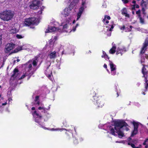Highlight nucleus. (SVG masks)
Here are the masks:
<instances>
[{"instance_id": "obj_32", "label": "nucleus", "mask_w": 148, "mask_h": 148, "mask_svg": "<svg viewBox=\"0 0 148 148\" xmlns=\"http://www.w3.org/2000/svg\"><path fill=\"white\" fill-rule=\"evenodd\" d=\"M142 72L144 75L143 77H145V75L147 74V71H146V69L145 68L144 66L143 68L142 69Z\"/></svg>"}, {"instance_id": "obj_62", "label": "nucleus", "mask_w": 148, "mask_h": 148, "mask_svg": "<svg viewBox=\"0 0 148 148\" xmlns=\"http://www.w3.org/2000/svg\"><path fill=\"white\" fill-rule=\"evenodd\" d=\"M117 97H118V96H119V95H118V92H117Z\"/></svg>"}, {"instance_id": "obj_48", "label": "nucleus", "mask_w": 148, "mask_h": 148, "mask_svg": "<svg viewBox=\"0 0 148 148\" xmlns=\"http://www.w3.org/2000/svg\"><path fill=\"white\" fill-rule=\"evenodd\" d=\"M2 36L0 35V45L2 44Z\"/></svg>"}, {"instance_id": "obj_46", "label": "nucleus", "mask_w": 148, "mask_h": 148, "mask_svg": "<svg viewBox=\"0 0 148 148\" xmlns=\"http://www.w3.org/2000/svg\"><path fill=\"white\" fill-rule=\"evenodd\" d=\"M78 26V24H77L75 27H73V29H72V30L73 31V32H75V30H76V27H77Z\"/></svg>"}, {"instance_id": "obj_58", "label": "nucleus", "mask_w": 148, "mask_h": 148, "mask_svg": "<svg viewBox=\"0 0 148 148\" xmlns=\"http://www.w3.org/2000/svg\"><path fill=\"white\" fill-rule=\"evenodd\" d=\"M143 94H144V95H145V93L144 92H143Z\"/></svg>"}, {"instance_id": "obj_14", "label": "nucleus", "mask_w": 148, "mask_h": 148, "mask_svg": "<svg viewBox=\"0 0 148 148\" xmlns=\"http://www.w3.org/2000/svg\"><path fill=\"white\" fill-rule=\"evenodd\" d=\"M45 74L46 76L50 79H51V77L52 75V71L51 69H49L48 67L46 70Z\"/></svg>"}, {"instance_id": "obj_53", "label": "nucleus", "mask_w": 148, "mask_h": 148, "mask_svg": "<svg viewBox=\"0 0 148 148\" xmlns=\"http://www.w3.org/2000/svg\"><path fill=\"white\" fill-rule=\"evenodd\" d=\"M32 110H34L35 109V108L34 107H32Z\"/></svg>"}, {"instance_id": "obj_6", "label": "nucleus", "mask_w": 148, "mask_h": 148, "mask_svg": "<svg viewBox=\"0 0 148 148\" xmlns=\"http://www.w3.org/2000/svg\"><path fill=\"white\" fill-rule=\"evenodd\" d=\"M86 3L85 1L83 2L82 3V6L79 9V11L77 14V20L80 18L81 16L82 15V13L84 10L86 8L85 6Z\"/></svg>"}, {"instance_id": "obj_57", "label": "nucleus", "mask_w": 148, "mask_h": 148, "mask_svg": "<svg viewBox=\"0 0 148 148\" xmlns=\"http://www.w3.org/2000/svg\"><path fill=\"white\" fill-rule=\"evenodd\" d=\"M107 71L109 72V73H110V72L109 71V70H108V69H107Z\"/></svg>"}, {"instance_id": "obj_52", "label": "nucleus", "mask_w": 148, "mask_h": 148, "mask_svg": "<svg viewBox=\"0 0 148 148\" xmlns=\"http://www.w3.org/2000/svg\"><path fill=\"white\" fill-rule=\"evenodd\" d=\"M141 63L144 62V59H142L141 60Z\"/></svg>"}, {"instance_id": "obj_37", "label": "nucleus", "mask_w": 148, "mask_h": 148, "mask_svg": "<svg viewBox=\"0 0 148 148\" xmlns=\"http://www.w3.org/2000/svg\"><path fill=\"white\" fill-rule=\"evenodd\" d=\"M145 84H146V85H145V88L146 89H147V87H148V80H147V77H145Z\"/></svg>"}, {"instance_id": "obj_34", "label": "nucleus", "mask_w": 148, "mask_h": 148, "mask_svg": "<svg viewBox=\"0 0 148 148\" xmlns=\"http://www.w3.org/2000/svg\"><path fill=\"white\" fill-rule=\"evenodd\" d=\"M39 97L38 96H36L35 99V101L36 102V103L39 105V102L38 101Z\"/></svg>"}, {"instance_id": "obj_8", "label": "nucleus", "mask_w": 148, "mask_h": 148, "mask_svg": "<svg viewBox=\"0 0 148 148\" xmlns=\"http://www.w3.org/2000/svg\"><path fill=\"white\" fill-rule=\"evenodd\" d=\"M71 7L70 6L69 7L65 8L62 12V14L65 17L68 16L71 12Z\"/></svg>"}, {"instance_id": "obj_25", "label": "nucleus", "mask_w": 148, "mask_h": 148, "mask_svg": "<svg viewBox=\"0 0 148 148\" xmlns=\"http://www.w3.org/2000/svg\"><path fill=\"white\" fill-rule=\"evenodd\" d=\"M56 52L53 51L49 55V56L51 59L55 58L56 57Z\"/></svg>"}, {"instance_id": "obj_10", "label": "nucleus", "mask_w": 148, "mask_h": 148, "mask_svg": "<svg viewBox=\"0 0 148 148\" xmlns=\"http://www.w3.org/2000/svg\"><path fill=\"white\" fill-rule=\"evenodd\" d=\"M139 123H138L134 122L133 125L134 126V130L132 132L131 136H133L134 135L138 133V128Z\"/></svg>"}, {"instance_id": "obj_49", "label": "nucleus", "mask_w": 148, "mask_h": 148, "mask_svg": "<svg viewBox=\"0 0 148 148\" xmlns=\"http://www.w3.org/2000/svg\"><path fill=\"white\" fill-rule=\"evenodd\" d=\"M103 66L105 68H106V69L107 68V65L106 64H104V65Z\"/></svg>"}, {"instance_id": "obj_7", "label": "nucleus", "mask_w": 148, "mask_h": 148, "mask_svg": "<svg viewBox=\"0 0 148 148\" xmlns=\"http://www.w3.org/2000/svg\"><path fill=\"white\" fill-rule=\"evenodd\" d=\"M15 45L13 43H9L7 44L4 49V51L6 53L9 52L11 50L14 48Z\"/></svg>"}, {"instance_id": "obj_30", "label": "nucleus", "mask_w": 148, "mask_h": 148, "mask_svg": "<svg viewBox=\"0 0 148 148\" xmlns=\"http://www.w3.org/2000/svg\"><path fill=\"white\" fill-rule=\"evenodd\" d=\"M17 31L15 28L14 27L11 29L10 30V33L11 34H13L16 33Z\"/></svg>"}, {"instance_id": "obj_20", "label": "nucleus", "mask_w": 148, "mask_h": 148, "mask_svg": "<svg viewBox=\"0 0 148 148\" xmlns=\"http://www.w3.org/2000/svg\"><path fill=\"white\" fill-rule=\"evenodd\" d=\"M19 75L18 73V71L17 69H15L14 71V74L12 75V78H15L16 77H18Z\"/></svg>"}, {"instance_id": "obj_36", "label": "nucleus", "mask_w": 148, "mask_h": 148, "mask_svg": "<svg viewBox=\"0 0 148 148\" xmlns=\"http://www.w3.org/2000/svg\"><path fill=\"white\" fill-rule=\"evenodd\" d=\"M65 130L64 129H60V128H57V129H54V128H52L51 130L53 131H62L63 130Z\"/></svg>"}, {"instance_id": "obj_28", "label": "nucleus", "mask_w": 148, "mask_h": 148, "mask_svg": "<svg viewBox=\"0 0 148 148\" xmlns=\"http://www.w3.org/2000/svg\"><path fill=\"white\" fill-rule=\"evenodd\" d=\"M97 103L98 106L99 107H102L103 106V103L99 100L97 101Z\"/></svg>"}, {"instance_id": "obj_3", "label": "nucleus", "mask_w": 148, "mask_h": 148, "mask_svg": "<svg viewBox=\"0 0 148 148\" xmlns=\"http://www.w3.org/2000/svg\"><path fill=\"white\" fill-rule=\"evenodd\" d=\"M14 16L13 12L10 10H5L0 13V18L4 21L11 20Z\"/></svg>"}, {"instance_id": "obj_11", "label": "nucleus", "mask_w": 148, "mask_h": 148, "mask_svg": "<svg viewBox=\"0 0 148 148\" xmlns=\"http://www.w3.org/2000/svg\"><path fill=\"white\" fill-rule=\"evenodd\" d=\"M148 45V38H147L144 43L143 44V46L141 49L140 52V54H143L144 53L147 49V47Z\"/></svg>"}, {"instance_id": "obj_26", "label": "nucleus", "mask_w": 148, "mask_h": 148, "mask_svg": "<svg viewBox=\"0 0 148 148\" xmlns=\"http://www.w3.org/2000/svg\"><path fill=\"white\" fill-rule=\"evenodd\" d=\"M71 20L70 18H69V20L66 21V24H65L63 25V28L64 29H65L67 28L68 26V25H69L70 22Z\"/></svg>"}, {"instance_id": "obj_44", "label": "nucleus", "mask_w": 148, "mask_h": 148, "mask_svg": "<svg viewBox=\"0 0 148 148\" xmlns=\"http://www.w3.org/2000/svg\"><path fill=\"white\" fill-rule=\"evenodd\" d=\"M46 110H46L45 113L46 114V115L47 116H48L49 117H50V114H50L49 112H47L46 111Z\"/></svg>"}, {"instance_id": "obj_61", "label": "nucleus", "mask_w": 148, "mask_h": 148, "mask_svg": "<svg viewBox=\"0 0 148 148\" xmlns=\"http://www.w3.org/2000/svg\"><path fill=\"white\" fill-rule=\"evenodd\" d=\"M1 99H3V97H2L1 98Z\"/></svg>"}, {"instance_id": "obj_59", "label": "nucleus", "mask_w": 148, "mask_h": 148, "mask_svg": "<svg viewBox=\"0 0 148 148\" xmlns=\"http://www.w3.org/2000/svg\"><path fill=\"white\" fill-rule=\"evenodd\" d=\"M104 7H105V8L106 7V5H105Z\"/></svg>"}, {"instance_id": "obj_40", "label": "nucleus", "mask_w": 148, "mask_h": 148, "mask_svg": "<svg viewBox=\"0 0 148 148\" xmlns=\"http://www.w3.org/2000/svg\"><path fill=\"white\" fill-rule=\"evenodd\" d=\"M140 10H138V11H137L136 12V14L138 15L139 17H140Z\"/></svg>"}, {"instance_id": "obj_1", "label": "nucleus", "mask_w": 148, "mask_h": 148, "mask_svg": "<svg viewBox=\"0 0 148 148\" xmlns=\"http://www.w3.org/2000/svg\"><path fill=\"white\" fill-rule=\"evenodd\" d=\"M128 126L126 123L122 121H118L116 122L115 123L114 129L111 126H109L107 130H109L110 132V133L114 135H117L119 136L120 138L123 136L124 134L122 131L123 130H125L127 131L129 130L128 127Z\"/></svg>"}, {"instance_id": "obj_39", "label": "nucleus", "mask_w": 148, "mask_h": 148, "mask_svg": "<svg viewBox=\"0 0 148 148\" xmlns=\"http://www.w3.org/2000/svg\"><path fill=\"white\" fill-rule=\"evenodd\" d=\"M139 18L140 21V22L142 24H144V19L142 18L141 16L139 17Z\"/></svg>"}, {"instance_id": "obj_47", "label": "nucleus", "mask_w": 148, "mask_h": 148, "mask_svg": "<svg viewBox=\"0 0 148 148\" xmlns=\"http://www.w3.org/2000/svg\"><path fill=\"white\" fill-rule=\"evenodd\" d=\"M71 1V0H65V2L66 3H69Z\"/></svg>"}, {"instance_id": "obj_54", "label": "nucleus", "mask_w": 148, "mask_h": 148, "mask_svg": "<svg viewBox=\"0 0 148 148\" xmlns=\"http://www.w3.org/2000/svg\"><path fill=\"white\" fill-rule=\"evenodd\" d=\"M42 127L44 129H47V128L46 127Z\"/></svg>"}, {"instance_id": "obj_63", "label": "nucleus", "mask_w": 148, "mask_h": 148, "mask_svg": "<svg viewBox=\"0 0 148 148\" xmlns=\"http://www.w3.org/2000/svg\"><path fill=\"white\" fill-rule=\"evenodd\" d=\"M74 143H76V142H74Z\"/></svg>"}, {"instance_id": "obj_29", "label": "nucleus", "mask_w": 148, "mask_h": 148, "mask_svg": "<svg viewBox=\"0 0 148 148\" xmlns=\"http://www.w3.org/2000/svg\"><path fill=\"white\" fill-rule=\"evenodd\" d=\"M45 7L43 6H42L40 8V11H39L37 13V14L38 16L41 14L42 13V12L44 9Z\"/></svg>"}, {"instance_id": "obj_51", "label": "nucleus", "mask_w": 148, "mask_h": 148, "mask_svg": "<svg viewBox=\"0 0 148 148\" xmlns=\"http://www.w3.org/2000/svg\"><path fill=\"white\" fill-rule=\"evenodd\" d=\"M132 3L134 4H135V3H136V1H134H134H132Z\"/></svg>"}, {"instance_id": "obj_35", "label": "nucleus", "mask_w": 148, "mask_h": 148, "mask_svg": "<svg viewBox=\"0 0 148 148\" xmlns=\"http://www.w3.org/2000/svg\"><path fill=\"white\" fill-rule=\"evenodd\" d=\"M123 49H120L119 47H118L117 48V49L116 51V54H118L121 53V55H122L121 53L122 52V51H123Z\"/></svg>"}, {"instance_id": "obj_23", "label": "nucleus", "mask_w": 148, "mask_h": 148, "mask_svg": "<svg viewBox=\"0 0 148 148\" xmlns=\"http://www.w3.org/2000/svg\"><path fill=\"white\" fill-rule=\"evenodd\" d=\"M110 20V16L107 15L105 16L103 20V21L104 23H109V21L107 20H106V19Z\"/></svg>"}, {"instance_id": "obj_9", "label": "nucleus", "mask_w": 148, "mask_h": 148, "mask_svg": "<svg viewBox=\"0 0 148 148\" xmlns=\"http://www.w3.org/2000/svg\"><path fill=\"white\" fill-rule=\"evenodd\" d=\"M34 117L35 118V122L40 123L41 120V116L38 114L37 113L36 111H34L32 114Z\"/></svg>"}, {"instance_id": "obj_5", "label": "nucleus", "mask_w": 148, "mask_h": 148, "mask_svg": "<svg viewBox=\"0 0 148 148\" xmlns=\"http://www.w3.org/2000/svg\"><path fill=\"white\" fill-rule=\"evenodd\" d=\"M40 4V2L39 0H35L33 1L30 7L31 8L35 10L39 8Z\"/></svg>"}, {"instance_id": "obj_38", "label": "nucleus", "mask_w": 148, "mask_h": 148, "mask_svg": "<svg viewBox=\"0 0 148 148\" xmlns=\"http://www.w3.org/2000/svg\"><path fill=\"white\" fill-rule=\"evenodd\" d=\"M128 145H130L132 147V148H140V147H136L133 144L130 143H128Z\"/></svg>"}, {"instance_id": "obj_27", "label": "nucleus", "mask_w": 148, "mask_h": 148, "mask_svg": "<svg viewBox=\"0 0 148 148\" xmlns=\"http://www.w3.org/2000/svg\"><path fill=\"white\" fill-rule=\"evenodd\" d=\"M23 49L22 47L21 46H18L17 49H15L12 52V53H15Z\"/></svg>"}, {"instance_id": "obj_31", "label": "nucleus", "mask_w": 148, "mask_h": 148, "mask_svg": "<svg viewBox=\"0 0 148 148\" xmlns=\"http://www.w3.org/2000/svg\"><path fill=\"white\" fill-rule=\"evenodd\" d=\"M103 55H102L101 57L102 58H104L106 59V58L109 59L108 56L106 55V53L104 51H103Z\"/></svg>"}, {"instance_id": "obj_42", "label": "nucleus", "mask_w": 148, "mask_h": 148, "mask_svg": "<svg viewBox=\"0 0 148 148\" xmlns=\"http://www.w3.org/2000/svg\"><path fill=\"white\" fill-rule=\"evenodd\" d=\"M122 1L124 4L127 3L129 2V0H122Z\"/></svg>"}, {"instance_id": "obj_17", "label": "nucleus", "mask_w": 148, "mask_h": 148, "mask_svg": "<svg viewBox=\"0 0 148 148\" xmlns=\"http://www.w3.org/2000/svg\"><path fill=\"white\" fill-rule=\"evenodd\" d=\"M122 14L124 15L126 17L129 18V14L127 13V10L125 8H124L121 10Z\"/></svg>"}, {"instance_id": "obj_2", "label": "nucleus", "mask_w": 148, "mask_h": 148, "mask_svg": "<svg viewBox=\"0 0 148 148\" xmlns=\"http://www.w3.org/2000/svg\"><path fill=\"white\" fill-rule=\"evenodd\" d=\"M38 60L36 59L29 60L26 64L25 68V74L23 75L20 79L23 78L26 75H32L35 71L34 67L37 65Z\"/></svg>"}, {"instance_id": "obj_15", "label": "nucleus", "mask_w": 148, "mask_h": 148, "mask_svg": "<svg viewBox=\"0 0 148 148\" xmlns=\"http://www.w3.org/2000/svg\"><path fill=\"white\" fill-rule=\"evenodd\" d=\"M148 3V0H142L141 2V5L142 7V10L144 12L145 9L146 8Z\"/></svg>"}, {"instance_id": "obj_12", "label": "nucleus", "mask_w": 148, "mask_h": 148, "mask_svg": "<svg viewBox=\"0 0 148 148\" xmlns=\"http://www.w3.org/2000/svg\"><path fill=\"white\" fill-rule=\"evenodd\" d=\"M56 40V36H55L53 38L51 39L47 43V46L50 48H52L53 46L54 43Z\"/></svg>"}, {"instance_id": "obj_41", "label": "nucleus", "mask_w": 148, "mask_h": 148, "mask_svg": "<svg viewBox=\"0 0 148 148\" xmlns=\"http://www.w3.org/2000/svg\"><path fill=\"white\" fill-rule=\"evenodd\" d=\"M135 8H139V6L136 4H135L133 5V7L132 8V9H134Z\"/></svg>"}, {"instance_id": "obj_4", "label": "nucleus", "mask_w": 148, "mask_h": 148, "mask_svg": "<svg viewBox=\"0 0 148 148\" xmlns=\"http://www.w3.org/2000/svg\"><path fill=\"white\" fill-rule=\"evenodd\" d=\"M39 23V20L35 18H29L25 19L23 22L22 26H29L31 25H37Z\"/></svg>"}, {"instance_id": "obj_55", "label": "nucleus", "mask_w": 148, "mask_h": 148, "mask_svg": "<svg viewBox=\"0 0 148 148\" xmlns=\"http://www.w3.org/2000/svg\"><path fill=\"white\" fill-rule=\"evenodd\" d=\"M16 61L17 62H18L20 61V60L19 59H18L16 60Z\"/></svg>"}, {"instance_id": "obj_56", "label": "nucleus", "mask_w": 148, "mask_h": 148, "mask_svg": "<svg viewBox=\"0 0 148 148\" xmlns=\"http://www.w3.org/2000/svg\"><path fill=\"white\" fill-rule=\"evenodd\" d=\"M132 14H134V11H132Z\"/></svg>"}, {"instance_id": "obj_45", "label": "nucleus", "mask_w": 148, "mask_h": 148, "mask_svg": "<svg viewBox=\"0 0 148 148\" xmlns=\"http://www.w3.org/2000/svg\"><path fill=\"white\" fill-rule=\"evenodd\" d=\"M16 37L18 38H22V37L21 36L19 35L18 34L16 35Z\"/></svg>"}, {"instance_id": "obj_18", "label": "nucleus", "mask_w": 148, "mask_h": 148, "mask_svg": "<svg viewBox=\"0 0 148 148\" xmlns=\"http://www.w3.org/2000/svg\"><path fill=\"white\" fill-rule=\"evenodd\" d=\"M109 64L111 69V71H112L113 70H116V66L112 62L110 61V60H109Z\"/></svg>"}, {"instance_id": "obj_33", "label": "nucleus", "mask_w": 148, "mask_h": 148, "mask_svg": "<svg viewBox=\"0 0 148 148\" xmlns=\"http://www.w3.org/2000/svg\"><path fill=\"white\" fill-rule=\"evenodd\" d=\"M144 145H145V148H147L148 147V139H147L143 143Z\"/></svg>"}, {"instance_id": "obj_16", "label": "nucleus", "mask_w": 148, "mask_h": 148, "mask_svg": "<svg viewBox=\"0 0 148 148\" xmlns=\"http://www.w3.org/2000/svg\"><path fill=\"white\" fill-rule=\"evenodd\" d=\"M106 28H107V29H106L107 31L108 32L109 31L110 32H109L108 34H107V35L108 36H110L111 35V32L112 31V29L114 28V26L112 25H108V26H106Z\"/></svg>"}, {"instance_id": "obj_64", "label": "nucleus", "mask_w": 148, "mask_h": 148, "mask_svg": "<svg viewBox=\"0 0 148 148\" xmlns=\"http://www.w3.org/2000/svg\"><path fill=\"white\" fill-rule=\"evenodd\" d=\"M74 129H75V128H74Z\"/></svg>"}, {"instance_id": "obj_21", "label": "nucleus", "mask_w": 148, "mask_h": 148, "mask_svg": "<svg viewBox=\"0 0 148 148\" xmlns=\"http://www.w3.org/2000/svg\"><path fill=\"white\" fill-rule=\"evenodd\" d=\"M132 27L131 26H130V28H128V27H125L124 25H123L120 27V29L121 30H126V31H130L131 30Z\"/></svg>"}, {"instance_id": "obj_22", "label": "nucleus", "mask_w": 148, "mask_h": 148, "mask_svg": "<svg viewBox=\"0 0 148 148\" xmlns=\"http://www.w3.org/2000/svg\"><path fill=\"white\" fill-rule=\"evenodd\" d=\"M50 106L51 105H49L47 108H46L43 107H38V109L40 110H42V112H44V113H45L46 110H50Z\"/></svg>"}, {"instance_id": "obj_60", "label": "nucleus", "mask_w": 148, "mask_h": 148, "mask_svg": "<svg viewBox=\"0 0 148 148\" xmlns=\"http://www.w3.org/2000/svg\"><path fill=\"white\" fill-rule=\"evenodd\" d=\"M75 21H73V23H75Z\"/></svg>"}, {"instance_id": "obj_13", "label": "nucleus", "mask_w": 148, "mask_h": 148, "mask_svg": "<svg viewBox=\"0 0 148 148\" xmlns=\"http://www.w3.org/2000/svg\"><path fill=\"white\" fill-rule=\"evenodd\" d=\"M56 30L57 28L55 27L49 26L45 31V33L51 32L56 31Z\"/></svg>"}, {"instance_id": "obj_24", "label": "nucleus", "mask_w": 148, "mask_h": 148, "mask_svg": "<svg viewBox=\"0 0 148 148\" xmlns=\"http://www.w3.org/2000/svg\"><path fill=\"white\" fill-rule=\"evenodd\" d=\"M79 2L78 0H74L71 3L70 5V7H71V9L77 3Z\"/></svg>"}, {"instance_id": "obj_50", "label": "nucleus", "mask_w": 148, "mask_h": 148, "mask_svg": "<svg viewBox=\"0 0 148 148\" xmlns=\"http://www.w3.org/2000/svg\"><path fill=\"white\" fill-rule=\"evenodd\" d=\"M7 104V102H6L5 103H2V105L3 106Z\"/></svg>"}, {"instance_id": "obj_43", "label": "nucleus", "mask_w": 148, "mask_h": 148, "mask_svg": "<svg viewBox=\"0 0 148 148\" xmlns=\"http://www.w3.org/2000/svg\"><path fill=\"white\" fill-rule=\"evenodd\" d=\"M112 75H115L116 74V71L115 70H113L112 71H111Z\"/></svg>"}, {"instance_id": "obj_19", "label": "nucleus", "mask_w": 148, "mask_h": 148, "mask_svg": "<svg viewBox=\"0 0 148 148\" xmlns=\"http://www.w3.org/2000/svg\"><path fill=\"white\" fill-rule=\"evenodd\" d=\"M112 48L110 50L109 52L110 53L113 54L115 52V49H116V47L115 45L113 42L112 43Z\"/></svg>"}]
</instances>
